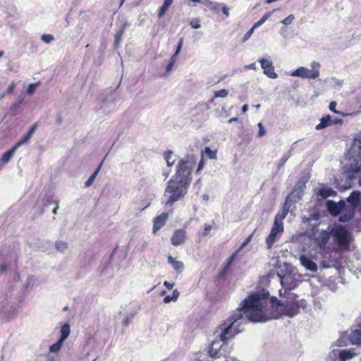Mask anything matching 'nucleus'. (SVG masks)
Instances as JSON below:
<instances>
[{
	"label": "nucleus",
	"mask_w": 361,
	"mask_h": 361,
	"mask_svg": "<svg viewBox=\"0 0 361 361\" xmlns=\"http://www.w3.org/2000/svg\"><path fill=\"white\" fill-rule=\"evenodd\" d=\"M269 292L261 290L250 294L233 312L232 315L219 326V339L226 343L242 331L240 326L252 322H265L271 319L269 313Z\"/></svg>",
	"instance_id": "nucleus-1"
},
{
	"label": "nucleus",
	"mask_w": 361,
	"mask_h": 361,
	"mask_svg": "<svg viewBox=\"0 0 361 361\" xmlns=\"http://www.w3.org/2000/svg\"><path fill=\"white\" fill-rule=\"evenodd\" d=\"M194 164L192 158L183 159L178 162L176 173L168 181L165 188L164 200L166 205L171 206L187 193Z\"/></svg>",
	"instance_id": "nucleus-2"
},
{
	"label": "nucleus",
	"mask_w": 361,
	"mask_h": 361,
	"mask_svg": "<svg viewBox=\"0 0 361 361\" xmlns=\"http://www.w3.org/2000/svg\"><path fill=\"white\" fill-rule=\"evenodd\" d=\"M360 192L355 190L352 192L345 200H341L338 203L328 200L327 209L332 216H338L339 221H348L354 216L355 208L360 203Z\"/></svg>",
	"instance_id": "nucleus-3"
},
{
	"label": "nucleus",
	"mask_w": 361,
	"mask_h": 361,
	"mask_svg": "<svg viewBox=\"0 0 361 361\" xmlns=\"http://www.w3.org/2000/svg\"><path fill=\"white\" fill-rule=\"evenodd\" d=\"M278 276L280 279L281 284L283 287L284 296L293 295L290 290L298 286L300 282L302 281V276L299 274L295 269H291L284 274L278 273ZM280 296L282 297V290H279Z\"/></svg>",
	"instance_id": "nucleus-4"
},
{
	"label": "nucleus",
	"mask_w": 361,
	"mask_h": 361,
	"mask_svg": "<svg viewBox=\"0 0 361 361\" xmlns=\"http://www.w3.org/2000/svg\"><path fill=\"white\" fill-rule=\"evenodd\" d=\"M331 236L334 242L342 250L349 249L350 243L353 240L351 233L343 226L334 224L331 226Z\"/></svg>",
	"instance_id": "nucleus-5"
},
{
	"label": "nucleus",
	"mask_w": 361,
	"mask_h": 361,
	"mask_svg": "<svg viewBox=\"0 0 361 361\" xmlns=\"http://www.w3.org/2000/svg\"><path fill=\"white\" fill-rule=\"evenodd\" d=\"M311 68L300 66L290 73L292 77H299L302 79L314 80L319 77L320 63L317 61H312L310 63Z\"/></svg>",
	"instance_id": "nucleus-6"
},
{
	"label": "nucleus",
	"mask_w": 361,
	"mask_h": 361,
	"mask_svg": "<svg viewBox=\"0 0 361 361\" xmlns=\"http://www.w3.org/2000/svg\"><path fill=\"white\" fill-rule=\"evenodd\" d=\"M351 152L355 158V164H351L348 172L347 177L349 179L353 178V176L361 171V140H355L352 147Z\"/></svg>",
	"instance_id": "nucleus-7"
},
{
	"label": "nucleus",
	"mask_w": 361,
	"mask_h": 361,
	"mask_svg": "<svg viewBox=\"0 0 361 361\" xmlns=\"http://www.w3.org/2000/svg\"><path fill=\"white\" fill-rule=\"evenodd\" d=\"M331 236V226L326 229H315L311 235L312 240L318 245L319 249L324 253H326V245L328 244L330 237Z\"/></svg>",
	"instance_id": "nucleus-8"
},
{
	"label": "nucleus",
	"mask_w": 361,
	"mask_h": 361,
	"mask_svg": "<svg viewBox=\"0 0 361 361\" xmlns=\"http://www.w3.org/2000/svg\"><path fill=\"white\" fill-rule=\"evenodd\" d=\"M276 301H277V305L279 306L285 307V312L289 317H293L298 314L299 306L298 302L295 301L294 295L291 296H283L281 300H278L276 298H271L273 304H275Z\"/></svg>",
	"instance_id": "nucleus-9"
},
{
	"label": "nucleus",
	"mask_w": 361,
	"mask_h": 361,
	"mask_svg": "<svg viewBox=\"0 0 361 361\" xmlns=\"http://www.w3.org/2000/svg\"><path fill=\"white\" fill-rule=\"evenodd\" d=\"M357 355L355 349L333 348L329 353L326 361H348Z\"/></svg>",
	"instance_id": "nucleus-10"
},
{
	"label": "nucleus",
	"mask_w": 361,
	"mask_h": 361,
	"mask_svg": "<svg viewBox=\"0 0 361 361\" xmlns=\"http://www.w3.org/2000/svg\"><path fill=\"white\" fill-rule=\"evenodd\" d=\"M283 232V224H280L274 221L271 232L266 240L267 245L269 249L273 246L276 239L282 234Z\"/></svg>",
	"instance_id": "nucleus-11"
},
{
	"label": "nucleus",
	"mask_w": 361,
	"mask_h": 361,
	"mask_svg": "<svg viewBox=\"0 0 361 361\" xmlns=\"http://www.w3.org/2000/svg\"><path fill=\"white\" fill-rule=\"evenodd\" d=\"M259 62L263 69L264 75L271 79H276L278 78V75L274 71V67L271 60L262 58L259 59Z\"/></svg>",
	"instance_id": "nucleus-12"
},
{
	"label": "nucleus",
	"mask_w": 361,
	"mask_h": 361,
	"mask_svg": "<svg viewBox=\"0 0 361 361\" xmlns=\"http://www.w3.org/2000/svg\"><path fill=\"white\" fill-rule=\"evenodd\" d=\"M300 264L307 271L316 273L317 264L307 255H301L299 257Z\"/></svg>",
	"instance_id": "nucleus-13"
},
{
	"label": "nucleus",
	"mask_w": 361,
	"mask_h": 361,
	"mask_svg": "<svg viewBox=\"0 0 361 361\" xmlns=\"http://www.w3.org/2000/svg\"><path fill=\"white\" fill-rule=\"evenodd\" d=\"M186 240V231L183 229L176 230L171 237V243L174 246L183 245Z\"/></svg>",
	"instance_id": "nucleus-14"
},
{
	"label": "nucleus",
	"mask_w": 361,
	"mask_h": 361,
	"mask_svg": "<svg viewBox=\"0 0 361 361\" xmlns=\"http://www.w3.org/2000/svg\"><path fill=\"white\" fill-rule=\"evenodd\" d=\"M290 197L288 196L286 200V202H285V204L283 205V209H282V212L281 213H278L276 216H275V219H274V221L275 222H277L280 224H283V220L286 217L289 210H290Z\"/></svg>",
	"instance_id": "nucleus-15"
},
{
	"label": "nucleus",
	"mask_w": 361,
	"mask_h": 361,
	"mask_svg": "<svg viewBox=\"0 0 361 361\" xmlns=\"http://www.w3.org/2000/svg\"><path fill=\"white\" fill-rule=\"evenodd\" d=\"M100 109L106 113H111L114 111L116 107L113 99L106 98L102 102Z\"/></svg>",
	"instance_id": "nucleus-16"
},
{
	"label": "nucleus",
	"mask_w": 361,
	"mask_h": 361,
	"mask_svg": "<svg viewBox=\"0 0 361 361\" xmlns=\"http://www.w3.org/2000/svg\"><path fill=\"white\" fill-rule=\"evenodd\" d=\"M221 348V345H220L219 341H213L209 350V355L214 359L221 357L222 355L220 350Z\"/></svg>",
	"instance_id": "nucleus-17"
},
{
	"label": "nucleus",
	"mask_w": 361,
	"mask_h": 361,
	"mask_svg": "<svg viewBox=\"0 0 361 361\" xmlns=\"http://www.w3.org/2000/svg\"><path fill=\"white\" fill-rule=\"evenodd\" d=\"M359 329H355L349 335V340L353 345L361 343V322L358 324Z\"/></svg>",
	"instance_id": "nucleus-18"
},
{
	"label": "nucleus",
	"mask_w": 361,
	"mask_h": 361,
	"mask_svg": "<svg viewBox=\"0 0 361 361\" xmlns=\"http://www.w3.org/2000/svg\"><path fill=\"white\" fill-rule=\"evenodd\" d=\"M167 219L168 214L166 213H162L157 216L154 220L153 232L155 233L159 230L165 224Z\"/></svg>",
	"instance_id": "nucleus-19"
},
{
	"label": "nucleus",
	"mask_w": 361,
	"mask_h": 361,
	"mask_svg": "<svg viewBox=\"0 0 361 361\" xmlns=\"http://www.w3.org/2000/svg\"><path fill=\"white\" fill-rule=\"evenodd\" d=\"M168 262L172 265L173 269L178 273H181L184 269L183 262L177 260L171 255L168 257Z\"/></svg>",
	"instance_id": "nucleus-20"
},
{
	"label": "nucleus",
	"mask_w": 361,
	"mask_h": 361,
	"mask_svg": "<svg viewBox=\"0 0 361 361\" xmlns=\"http://www.w3.org/2000/svg\"><path fill=\"white\" fill-rule=\"evenodd\" d=\"M333 124L332 118L331 116L327 115L320 119V122L315 127L317 130H322Z\"/></svg>",
	"instance_id": "nucleus-21"
},
{
	"label": "nucleus",
	"mask_w": 361,
	"mask_h": 361,
	"mask_svg": "<svg viewBox=\"0 0 361 361\" xmlns=\"http://www.w3.org/2000/svg\"><path fill=\"white\" fill-rule=\"evenodd\" d=\"M336 194V191H334L333 189L326 187V186H322L319 189V195L322 198H326L328 197L335 196Z\"/></svg>",
	"instance_id": "nucleus-22"
},
{
	"label": "nucleus",
	"mask_w": 361,
	"mask_h": 361,
	"mask_svg": "<svg viewBox=\"0 0 361 361\" xmlns=\"http://www.w3.org/2000/svg\"><path fill=\"white\" fill-rule=\"evenodd\" d=\"M16 149L17 148H16L15 146H13L10 150L4 153L1 158V163L2 164H7L11 160L12 157L14 155Z\"/></svg>",
	"instance_id": "nucleus-23"
},
{
	"label": "nucleus",
	"mask_w": 361,
	"mask_h": 361,
	"mask_svg": "<svg viewBox=\"0 0 361 361\" xmlns=\"http://www.w3.org/2000/svg\"><path fill=\"white\" fill-rule=\"evenodd\" d=\"M70 334H71V327H70V325L66 323L61 326V337L59 339L64 342L68 338Z\"/></svg>",
	"instance_id": "nucleus-24"
},
{
	"label": "nucleus",
	"mask_w": 361,
	"mask_h": 361,
	"mask_svg": "<svg viewBox=\"0 0 361 361\" xmlns=\"http://www.w3.org/2000/svg\"><path fill=\"white\" fill-rule=\"evenodd\" d=\"M164 157L165 161H166L167 166L169 167H171L174 165L176 159L173 154V152L171 151L165 152L164 153Z\"/></svg>",
	"instance_id": "nucleus-25"
},
{
	"label": "nucleus",
	"mask_w": 361,
	"mask_h": 361,
	"mask_svg": "<svg viewBox=\"0 0 361 361\" xmlns=\"http://www.w3.org/2000/svg\"><path fill=\"white\" fill-rule=\"evenodd\" d=\"M173 0H164V4L158 13L159 18H161L163 16H164L169 6L173 4Z\"/></svg>",
	"instance_id": "nucleus-26"
},
{
	"label": "nucleus",
	"mask_w": 361,
	"mask_h": 361,
	"mask_svg": "<svg viewBox=\"0 0 361 361\" xmlns=\"http://www.w3.org/2000/svg\"><path fill=\"white\" fill-rule=\"evenodd\" d=\"M102 163H100L97 169L94 171V172L90 176V177L88 178V180L85 183V187H90L93 183L94 180H95L97 176L98 175L100 169L102 167Z\"/></svg>",
	"instance_id": "nucleus-27"
},
{
	"label": "nucleus",
	"mask_w": 361,
	"mask_h": 361,
	"mask_svg": "<svg viewBox=\"0 0 361 361\" xmlns=\"http://www.w3.org/2000/svg\"><path fill=\"white\" fill-rule=\"evenodd\" d=\"M56 249L60 252H64L68 247V243L62 240H58L55 243Z\"/></svg>",
	"instance_id": "nucleus-28"
},
{
	"label": "nucleus",
	"mask_w": 361,
	"mask_h": 361,
	"mask_svg": "<svg viewBox=\"0 0 361 361\" xmlns=\"http://www.w3.org/2000/svg\"><path fill=\"white\" fill-rule=\"evenodd\" d=\"M179 291L178 290H173L171 295H167L164 298L165 303H169L171 301H176L179 296Z\"/></svg>",
	"instance_id": "nucleus-29"
},
{
	"label": "nucleus",
	"mask_w": 361,
	"mask_h": 361,
	"mask_svg": "<svg viewBox=\"0 0 361 361\" xmlns=\"http://www.w3.org/2000/svg\"><path fill=\"white\" fill-rule=\"evenodd\" d=\"M63 341H61V340H59L56 343H55L54 344L51 345L49 348V350H50V352L51 353H57L60 350V349L61 348L62 345H63Z\"/></svg>",
	"instance_id": "nucleus-30"
},
{
	"label": "nucleus",
	"mask_w": 361,
	"mask_h": 361,
	"mask_svg": "<svg viewBox=\"0 0 361 361\" xmlns=\"http://www.w3.org/2000/svg\"><path fill=\"white\" fill-rule=\"evenodd\" d=\"M31 137H32L27 133L16 144L15 147L18 149L22 145L27 144Z\"/></svg>",
	"instance_id": "nucleus-31"
},
{
	"label": "nucleus",
	"mask_w": 361,
	"mask_h": 361,
	"mask_svg": "<svg viewBox=\"0 0 361 361\" xmlns=\"http://www.w3.org/2000/svg\"><path fill=\"white\" fill-rule=\"evenodd\" d=\"M204 154L207 155L209 159H216V152L214 150H212L209 147H207L204 149Z\"/></svg>",
	"instance_id": "nucleus-32"
},
{
	"label": "nucleus",
	"mask_w": 361,
	"mask_h": 361,
	"mask_svg": "<svg viewBox=\"0 0 361 361\" xmlns=\"http://www.w3.org/2000/svg\"><path fill=\"white\" fill-rule=\"evenodd\" d=\"M238 255V252H235L226 261L224 270L226 271L231 265L233 264V262L235 261L236 257Z\"/></svg>",
	"instance_id": "nucleus-33"
},
{
	"label": "nucleus",
	"mask_w": 361,
	"mask_h": 361,
	"mask_svg": "<svg viewBox=\"0 0 361 361\" xmlns=\"http://www.w3.org/2000/svg\"><path fill=\"white\" fill-rule=\"evenodd\" d=\"M228 94V91L227 90L223 89L218 91L214 92V98H224L227 97Z\"/></svg>",
	"instance_id": "nucleus-34"
},
{
	"label": "nucleus",
	"mask_w": 361,
	"mask_h": 361,
	"mask_svg": "<svg viewBox=\"0 0 361 361\" xmlns=\"http://www.w3.org/2000/svg\"><path fill=\"white\" fill-rule=\"evenodd\" d=\"M39 85V82H36V83H31L28 85V87L27 89V94H30V95H32L36 90L37 87H38Z\"/></svg>",
	"instance_id": "nucleus-35"
},
{
	"label": "nucleus",
	"mask_w": 361,
	"mask_h": 361,
	"mask_svg": "<svg viewBox=\"0 0 361 361\" xmlns=\"http://www.w3.org/2000/svg\"><path fill=\"white\" fill-rule=\"evenodd\" d=\"M252 236H253V234L250 235L244 240V242L240 245L239 248L235 252H238V253L240 250H243L248 245V243L251 241Z\"/></svg>",
	"instance_id": "nucleus-36"
},
{
	"label": "nucleus",
	"mask_w": 361,
	"mask_h": 361,
	"mask_svg": "<svg viewBox=\"0 0 361 361\" xmlns=\"http://www.w3.org/2000/svg\"><path fill=\"white\" fill-rule=\"evenodd\" d=\"M295 20V16L293 14H290L288 17H286L285 19H283L281 23L284 25H290L293 21Z\"/></svg>",
	"instance_id": "nucleus-37"
},
{
	"label": "nucleus",
	"mask_w": 361,
	"mask_h": 361,
	"mask_svg": "<svg viewBox=\"0 0 361 361\" xmlns=\"http://www.w3.org/2000/svg\"><path fill=\"white\" fill-rule=\"evenodd\" d=\"M176 57H177V56H176V55H175V54H173V55L171 57V59H170V61H169V64L167 65L166 68V72H169V71H171V70L172 67L173 66V65H174V63H175V62H176Z\"/></svg>",
	"instance_id": "nucleus-38"
},
{
	"label": "nucleus",
	"mask_w": 361,
	"mask_h": 361,
	"mask_svg": "<svg viewBox=\"0 0 361 361\" xmlns=\"http://www.w3.org/2000/svg\"><path fill=\"white\" fill-rule=\"evenodd\" d=\"M199 18H195L190 20V25L193 29H198L201 27Z\"/></svg>",
	"instance_id": "nucleus-39"
},
{
	"label": "nucleus",
	"mask_w": 361,
	"mask_h": 361,
	"mask_svg": "<svg viewBox=\"0 0 361 361\" xmlns=\"http://www.w3.org/2000/svg\"><path fill=\"white\" fill-rule=\"evenodd\" d=\"M54 37L51 35L44 34L41 37V39L45 43H50L54 40Z\"/></svg>",
	"instance_id": "nucleus-40"
},
{
	"label": "nucleus",
	"mask_w": 361,
	"mask_h": 361,
	"mask_svg": "<svg viewBox=\"0 0 361 361\" xmlns=\"http://www.w3.org/2000/svg\"><path fill=\"white\" fill-rule=\"evenodd\" d=\"M258 127H259V131H258L257 135L259 137H262L266 135L267 131H266L265 128H264L262 123H259Z\"/></svg>",
	"instance_id": "nucleus-41"
},
{
	"label": "nucleus",
	"mask_w": 361,
	"mask_h": 361,
	"mask_svg": "<svg viewBox=\"0 0 361 361\" xmlns=\"http://www.w3.org/2000/svg\"><path fill=\"white\" fill-rule=\"evenodd\" d=\"M290 157V152H288V153L285 154L282 157V158L281 159V161H280V163H279V166L280 167L283 166Z\"/></svg>",
	"instance_id": "nucleus-42"
},
{
	"label": "nucleus",
	"mask_w": 361,
	"mask_h": 361,
	"mask_svg": "<svg viewBox=\"0 0 361 361\" xmlns=\"http://www.w3.org/2000/svg\"><path fill=\"white\" fill-rule=\"evenodd\" d=\"M255 30V29L253 27H251V28H250V30H248V31L245 34V35H244V37H243V42L247 41V39H248L252 36V35L253 34V32H254V30Z\"/></svg>",
	"instance_id": "nucleus-43"
},
{
	"label": "nucleus",
	"mask_w": 361,
	"mask_h": 361,
	"mask_svg": "<svg viewBox=\"0 0 361 361\" xmlns=\"http://www.w3.org/2000/svg\"><path fill=\"white\" fill-rule=\"evenodd\" d=\"M212 228V226L211 225L205 224L204 226V231H203L202 235L204 236H207V235H209Z\"/></svg>",
	"instance_id": "nucleus-44"
},
{
	"label": "nucleus",
	"mask_w": 361,
	"mask_h": 361,
	"mask_svg": "<svg viewBox=\"0 0 361 361\" xmlns=\"http://www.w3.org/2000/svg\"><path fill=\"white\" fill-rule=\"evenodd\" d=\"M183 39L181 38L178 44V46L176 47V49L175 51V53L174 54L178 56V54L180 53L181 49H182V47H183Z\"/></svg>",
	"instance_id": "nucleus-45"
},
{
	"label": "nucleus",
	"mask_w": 361,
	"mask_h": 361,
	"mask_svg": "<svg viewBox=\"0 0 361 361\" xmlns=\"http://www.w3.org/2000/svg\"><path fill=\"white\" fill-rule=\"evenodd\" d=\"M37 123H34L30 128H29V130L28 132L27 133L28 135H30L31 137L32 136V135L35 133L36 129H37Z\"/></svg>",
	"instance_id": "nucleus-46"
},
{
	"label": "nucleus",
	"mask_w": 361,
	"mask_h": 361,
	"mask_svg": "<svg viewBox=\"0 0 361 361\" xmlns=\"http://www.w3.org/2000/svg\"><path fill=\"white\" fill-rule=\"evenodd\" d=\"M336 345L337 346H341V347H343V346H345L346 345V343L345 341H344V338L343 336H341V338H339L337 341H336Z\"/></svg>",
	"instance_id": "nucleus-47"
},
{
	"label": "nucleus",
	"mask_w": 361,
	"mask_h": 361,
	"mask_svg": "<svg viewBox=\"0 0 361 361\" xmlns=\"http://www.w3.org/2000/svg\"><path fill=\"white\" fill-rule=\"evenodd\" d=\"M336 345L337 346H341V347H343V346H345L346 345V343L345 341H344V338L343 336H341V338H339L337 341H336Z\"/></svg>",
	"instance_id": "nucleus-48"
},
{
	"label": "nucleus",
	"mask_w": 361,
	"mask_h": 361,
	"mask_svg": "<svg viewBox=\"0 0 361 361\" xmlns=\"http://www.w3.org/2000/svg\"><path fill=\"white\" fill-rule=\"evenodd\" d=\"M320 265L322 268L327 269V268H330V267H333L334 264L328 263L326 262V260L323 259L321 261Z\"/></svg>",
	"instance_id": "nucleus-49"
},
{
	"label": "nucleus",
	"mask_w": 361,
	"mask_h": 361,
	"mask_svg": "<svg viewBox=\"0 0 361 361\" xmlns=\"http://www.w3.org/2000/svg\"><path fill=\"white\" fill-rule=\"evenodd\" d=\"M265 22L264 19L263 18H261L259 20H258L257 22H256L254 25H253V27L255 29L260 27L262 24H264Z\"/></svg>",
	"instance_id": "nucleus-50"
},
{
	"label": "nucleus",
	"mask_w": 361,
	"mask_h": 361,
	"mask_svg": "<svg viewBox=\"0 0 361 361\" xmlns=\"http://www.w3.org/2000/svg\"><path fill=\"white\" fill-rule=\"evenodd\" d=\"M336 102H331L329 104V109H330L331 111H334V112H335V113L338 114L339 112H338V111L336 110Z\"/></svg>",
	"instance_id": "nucleus-51"
},
{
	"label": "nucleus",
	"mask_w": 361,
	"mask_h": 361,
	"mask_svg": "<svg viewBox=\"0 0 361 361\" xmlns=\"http://www.w3.org/2000/svg\"><path fill=\"white\" fill-rule=\"evenodd\" d=\"M15 87H16V84L14 82H11L8 85L6 92L8 93V94L11 93L13 91Z\"/></svg>",
	"instance_id": "nucleus-52"
},
{
	"label": "nucleus",
	"mask_w": 361,
	"mask_h": 361,
	"mask_svg": "<svg viewBox=\"0 0 361 361\" xmlns=\"http://www.w3.org/2000/svg\"><path fill=\"white\" fill-rule=\"evenodd\" d=\"M123 33V30H120L118 32L116 33V43H118L119 41L121 40Z\"/></svg>",
	"instance_id": "nucleus-53"
},
{
	"label": "nucleus",
	"mask_w": 361,
	"mask_h": 361,
	"mask_svg": "<svg viewBox=\"0 0 361 361\" xmlns=\"http://www.w3.org/2000/svg\"><path fill=\"white\" fill-rule=\"evenodd\" d=\"M204 165V159L202 158L198 164V167H197V171L198 172V171H201L203 169Z\"/></svg>",
	"instance_id": "nucleus-54"
},
{
	"label": "nucleus",
	"mask_w": 361,
	"mask_h": 361,
	"mask_svg": "<svg viewBox=\"0 0 361 361\" xmlns=\"http://www.w3.org/2000/svg\"><path fill=\"white\" fill-rule=\"evenodd\" d=\"M256 68H257V67H256V64L255 63H252L251 64L246 65L244 66V69H245V70H247V69L255 70Z\"/></svg>",
	"instance_id": "nucleus-55"
},
{
	"label": "nucleus",
	"mask_w": 361,
	"mask_h": 361,
	"mask_svg": "<svg viewBox=\"0 0 361 361\" xmlns=\"http://www.w3.org/2000/svg\"><path fill=\"white\" fill-rule=\"evenodd\" d=\"M275 11V10H273L272 11H269V12H267L266 13L262 18L264 19V20H267L269 17L271 16V14Z\"/></svg>",
	"instance_id": "nucleus-56"
},
{
	"label": "nucleus",
	"mask_w": 361,
	"mask_h": 361,
	"mask_svg": "<svg viewBox=\"0 0 361 361\" xmlns=\"http://www.w3.org/2000/svg\"><path fill=\"white\" fill-rule=\"evenodd\" d=\"M164 285L167 288H169V289H171V288L173 287L174 283H170V282H169V281H164Z\"/></svg>",
	"instance_id": "nucleus-57"
},
{
	"label": "nucleus",
	"mask_w": 361,
	"mask_h": 361,
	"mask_svg": "<svg viewBox=\"0 0 361 361\" xmlns=\"http://www.w3.org/2000/svg\"><path fill=\"white\" fill-rule=\"evenodd\" d=\"M130 318H129V317H126V318L123 320L122 324H123V326H128V324H130Z\"/></svg>",
	"instance_id": "nucleus-58"
},
{
	"label": "nucleus",
	"mask_w": 361,
	"mask_h": 361,
	"mask_svg": "<svg viewBox=\"0 0 361 361\" xmlns=\"http://www.w3.org/2000/svg\"><path fill=\"white\" fill-rule=\"evenodd\" d=\"M54 203L56 204V207L54 209V210H53V213H54V214H56L57 211H58V209H59V200H55V201H54Z\"/></svg>",
	"instance_id": "nucleus-59"
},
{
	"label": "nucleus",
	"mask_w": 361,
	"mask_h": 361,
	"mask_svg": "<svg viewBox=\"0 0 361 361\" xmlns=\"http://www.w3.org/2000/svg\"><path fill=\"white\" fill-rule=\"evenodd\" d=\"M222 12L224 14H225L227 17L229 16V8L227 6H223L222 7Z\"/></svg>",
	"instance_id": "nucleus-60"
},
{
	"label": "nucleus",
	"mask_w": 361,
	"mask_h": 361,
	"mask_svg": "<svg viewBox=\"0 0 361 361\" xmlns=\"http://www.w3.org/2000/svg\"><path fill=\"white\" fill-rule=\"evenodd\" d=\"M333 124H341L343 123L342 119L340 118H335L332 119Z\"/></svg>",
	"instance_id": "nucleus-61"
},
{
	"label": "nucleus",
	"mask_w": 361,
	"mask_h": 361,
	"mask_svg": "<svg viewBox=\"0 0 361 361\" xmlns=\"http://www.w3.org/2000/svg\"><path fill=\"white\" fill-rule=\"evenodd\" d=\"M7 269V265L6 264H1L0 267V272H4Z\"/></svg>",
	"instance_id": "nucleus-62"
},
{
	"label": "nucleus",
	"mask_w": 361,
	"mask_h": 361,
	"mask_svg": "<svg viewBox=\"0 0 361 361\" xmlns=\"http://www.w3.org/2000/svg\"><path fill=\"white\" fill-rule=\"evenodd\" d=\"M247 110H248V106L247 104H244L242 107V111L243 113H245V112H247Z\"/></svg>",
	"instance_id": "nucleus-63"
},
{
	"label": "nucleus",
	"mask_w": 361,
	"mask_h": 361,
	"mask_svg": "<svg viewBox=\"0 0 361 361\" xmlns=\"http://www.w3.org/2000/svg\"><path fill=\"white\" fill-rule=\"evenodd\" d=\"M331 80H332V81H334V83H335L336 85H337L338 86H341V82H340V81H338V80H336L335 78H332V79H331Z\"/></svg>",
	"instance_id": "nucleus-64"
}]
</instances>
